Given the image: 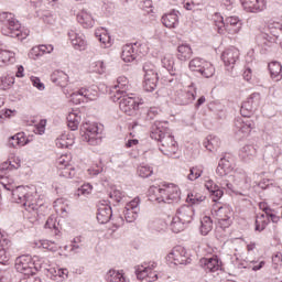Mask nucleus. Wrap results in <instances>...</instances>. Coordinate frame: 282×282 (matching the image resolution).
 <instances>
[{
  "instance_id": "1",
  "label": "nucleus",
  "mask_w": 282,
  "mask_h": 282,
  "mask_svg": "<svg viewBox=\"0 0 282 282\" xmlns=\"http://www.w3.org/2000/svg\"><path fill=\"white\" fill-rule=\"evenodd\" d=\"M234 162L235 159L230 154H225L220 159L216 169L217 175L221 177L219 181L220 187L210 178L205 181V188L209 192L213 202H219V199L224 197V191L235 193V185L228 180V176H230V173H232V170L235 169Z\"/></svg>"
},
{
  "instance_id": "2",
  "label": "nucleus",
  "mask_w": 282,
  "mask_h": 282,
  "mask_svg": "<svg viewBox=\"0 0 282 282\" xmlns=\"http://www.w3.org/2000/svg\"><path fill=\"white\" fill-rule=\"evenodd\" d=\"M6 191H10L12 195V202L15 204H21L24 206L28 213H36L39 210V203H36V196H34V192L30 191L28 186H17L14 185V181H9L8 183H2Z\"/></svg>"
},
{
  "instance_id": "3",
  "label": "nucleus",
  "mask_w": 282,
  "mask_h": 282,
  "mask_svg": "<svg viewBox=\"0 0 282 282\" xmlns=\"http://www.w3.org/2000/svg\"><path fill=\"white\" fill-rule=\"evenodd\" d=\"M150 138L160 142L161 145L159 149L163 155H166L167 158H177V151L180 150L177 141H175L174 135L164 131L162 123L155 122L152 126Z\"/></svg>"
},
{
  "instance_id": "4",
  "label": "nucleus",
  "mask_w": 282,
  "mask_h": 282,
  "mask_svg": "<svg viewBox=\"0 0 282 282\" xmlns=\"http://www.w3.org/2000/svg\"><path fill=\"white\" fill-rule=\"evenodd\" d=\"M150 199L159 204H177L182 199V191L180 186L169 183L160 186H151L149 188Z\"/></svg>"
},
{
  "instance_id": "5",
  "label": "nucleus",
  "mask_w": 282,
  "mask_h": 282,
  "mask_svg": "<svg viewBox=\"0 0 282 282\" xmlns=\"http://www.w3.org/2000/svg\"><path fill=\"white\" fill-rule=\"evenodd\" d=\"M45 258H40L39 256H20L15 259V270L24 276H33L39 270H42L43 263H45Z\"/></svg>"
},
{
  "instance_id": "6",
  "label": "nucleus",
  "mask_w": 282,
  "mask_h": 282,
  "mask_svg": "<svg viewBox=\"0 0 282 282\" xmlns=\"http://www.w3.org/2000/svg\"><path fill=\"white\" fill-rule=\"evenodd\" d=\"M212 217L216 219L218 228L226 230V228H230V226H232L235 213L232 212V207L229 205H214L212 208Z\"/></svg>"
},
{
  "instance_id": "7",
  "label": "nucleus",
  "mask_w": 282,
  "mask_h": 282,
  "mask_svg": "<svg viewBox=\"0 0 282 282\" xmlns=\"http://www.w3.org/2000/svg\"><path fill=\"white\" fill-rule=\"evenodd\" d=\"M82 138L85 142H88L90 147H98L102 142V129L98 127V123L85 122L80 127Z\"/></svg>"
},
{
  "instance_id": "8",
  "label": "nucleus",
  "mask_w": 282,
  "mask_h": 282,
  "mask_svg": "<svg viewBox=\"0 0 282 282\" xmlns=\"http://www.w3.org/2000/svg\"><path fill=\"white\" fill-rule=\"evenodd\" d=\"M0 23H2L1 32L4 36L17 39L19 36V30H21V23L14 14L10 12L0 13Z\"/></svg>"
},
{
  "instance_id": "9",
  "label": "nucleus",
  "mask_w": 282,
  "mask_h": 282,
  "mask_svg": "<svg viewBox=\"0 0 282 282\" xmlns=\"http://www.w3.org/2000/svg\"><path fill=\"white\" fill-rule=\"evenodd\" d=\"M115 98L116 100H119V109L126 113V116H134L135 110L140 108V105H144L142 99L129 95H119Z\"/></svg>"
},
{
  "instance_id": "10",
  "label": "nucleus",
  "mask_w": 282,
  "mask_h": 282,
  "mask_svg": "<svg viewBox=\"0 0 282 282\" xmlns=\"http://www.w3.org/2000/svg\"><path fill=\"white\" fill-rule=\"evenodd\" d=\"M215 23L219 34H224V30H226L228 34H239V32H241L242 23L239 17H228L225 21L223 17H219Z\"/></svg>"
},
{
  "instance_id": "11",
  "label": "nucleus",
  "mask_w": 282,
  "mask_h": 282,
  "mask_svg": "<svg viewBox=\"0 0 282 282\" xmlns=\"http://www.w3.org/2000/svg\"><path fill=\"white\" fill-rule=\"evenodd\" d=\"M252 129H254V121H252V119L237 117L234 120L232 131L237 138H248Z\"/></svg>"
},
{
  "instance_id": "12",
  "label": "nucleus",
  "mask_w": 282,
  "mask_h": 282,
  "mask_svg": "<svg viewBox=\"0 0 282 282\" xmlns=\"http://www.w3.org/2000/svg\"><path fill=\"white\" fill-rule=\"evenodd\" d=\"M56 166L59 170V176L66 180H74L76 177V169L72 165V155L62 154L56 160Z\"/></svg>"
},
{
  "instance_id": "13",
  "label": "nucleus",
  "mask_w": 282,
  "mask_h": 282,
  "mask_svg": "<svg viewBox=\"0 0 282 282\" xmlns=\"http://www.w3.org/2000/svg\"><path fill=\"white\" fill-rule=\"evenodd\" d=\"M158 268V263L151 262L149 264H142L134 268V272L137 275V279L139 281L147 280L148 282L158 281V271L155 269Z\"/></svg>"
},
{
  "instance_id": "14",
  "label": "nucleus",
  "mask_w": 282,
  "mask_h": 282,
  "mask_svg": "<svg viewBox=\"0 0 282 282\" xmlns=\"http://www.w3.org/2000/svg\"><path fill=\"white\" fill-rule=\"evenodd\" d=\"M167 261L174 263V265H187V263H191V258L184 247L177 246L167 254Z\"/></svg>"
},
{
  "instance_id": "15",
  "label": "nucleus",
  "mask_w": 282,
  "mask_h": 282,
  "mask_svg": "<svg viewBox=\"0 0 282 282\" xmlns=\"http://www.w3.org/2000/svg\"><path fill=\"white\" fill-rule=\"evenodd\" d=\"M138 215H140V197H135L127 203L123 209V217L127 224H133L138 219Z\"/></svg>"
},
{
  "instance_id": "16",
  "label": "nucleus",
  "mask_w": 282,
  "mask_h": 282,
  "mask_svg": "<svg viewBox=\"0 0 282 282\" xmlns=\"http://www.w3.org/2000/svg\"><path fill=\"white\" fill-rule=\"evenodd\" d=\"M138 54H142V44L140 42L126 44L122 47L121 58L124 63H133L138 57Z\"/></svg>"
},
{
  "instance_id": "17",
  "label": "nucleus",
  "mask_w": 282,
  "mask_h": 282,
  "mask_svg": "<svg viewBox=\"0 0 282 282\" xmlns=\"http://www.w3.org/2000/svg\"><path fill=\"white\" fill-rule=\"evenodd\" d=\"M67 36L74 47V50H78L79 52H84L87 50V37L80 31L76 29H70L67 32Z\"/></svg>"
},
{
  "instance_id": "18",
  "label": "nucleus",
  "mask_w": 282,
  "mask_h": 282,
  "mask_svg": "<svg viewBox=\"0 0 282 282\" xmlns=\"http://www.w3.org/2000/svg\"><path fill=\"white\" fill-rule=\"evenodd\" d=\"M221 61L225 63V67H227V70L230 72V69L235 68V64L237 61H239V51L237 47L231 46L227 50H225L221 54Z\"/></svg>"
},
{
  "instance_id": "19",
  "label": "nucleus",
  "mask_w": 282,
  "mask_h": 282,
  "mask_svg": "<svg viewBox=\"0 0 282 282\" xmlns=\"http://www.w3.org/2000/svg\"><path fill=\"white\" fill-rule=\"evenodd\" d=\"M175 216L178 217L176 219H181L183 224L188 226L195 217V208L191 205H182L177 208Z\"/></svg>"
},
{
  "instance_id": "20",
  "label": "nucleus",
  "mask_w": 282,
  "mask_h": 282,
  "mask_svg": "<svg viewBox=\"0 0 282 282\" xmlns=\"http://www.w3.org/2000/svg\"><path fill=\"white\" fill-rule=\"evenodd\" d=\"M199 265L205 272H218V270H221V260H219V257L217 256L202 258L199 260Z\"/></svg>"
},
{
  "instance_id": "21",
  "label": "nucleus",
  "mask_w": 282,
  "mask_h": 282,
  "mask_svg": "<svg viewBox=\"0 0 282 282\" xmlns=\"http://www.w3.org/2000/svg\"><path fill=\"white\" fill-rule=\"evenodd\" d=\"M111 217H113V210L111 209V206L106 203L99 204L97 209V221L99 224H109Z\"/></svg>"
},
{
  "instance_id": "22",
  "label": "nucleus",
  "mask_w": 282,
  "mask_h": 282,
  "mask_svg": "<svg viewBox=\"0 0 282 282\" xmlns=\"http://www.w3.org/2000/svg\"><path fill=\"white\" fill-rule=\"evenodd\" d=\"M241 6L246 12H263L265 10V0H240Z\"/></svg>"
},
{
  "instance_id": "23",
  "label": "nucleus",
  "mask_w": 282,
  "mask_h": 282,
  "mask_svg": "<svg viewBox=\"0 0 282 282\" xmlns=\"http://www.w3.org/2000/svg\"><path fill=\"white\" fill-rule=\"evenodd\" d=\"M195 89L194 90H177L174 94L173 100L176 105H191L195 100Z\"/></svg>"
},
{
  "instance_id": "24",
  "label": "nucleus",
  "mask_w": 282,
  "mask_h": 282,
  "mask_svg": "<svg viewBox=\"0 0 282 282\" xmlns=\"http://www.w3.org/2000/svg\"><path fill=\"white\" fill-rule=\"evenodd\" d=\"M227 180L232 184L235 182L238 186L248 188L250 185V177L246 174V171L243 170H236L234 174H230L227 176Z\"/></svg>"
},
{
  "instance_id": "25",
  "label": "nucleus",
  "mask_w": 282,
  "mask_h": 282,
  "mask_svg": "<svg viewBox=\"0 0 282 282\" xmlns=\"http://www.w3.org/2000/svg\"><path fill=\"white\" fill-rule=\"evenodd\" d=\"M44 270L47 271V275L54 281H58V279H67V274L69 271L67 269H61L58 267H47V263L43 262Z\"/></svg>"
},
{
  "instance_id": "26",
  "label": "nucleus",
  "mask_w": 282,
  "mask_h": 282,
  "mask_svg": "<svg viewBox=\"0 0 282 282\" xmlns=\"http://www.w3.org/2000/svg\"><path fill=\"white\" fill-rule=\"evenodd\" d=\"M239 158L242 162L249 163L257 158V147L252 144L243 145L239 151Z\"/></svg>"
},
{
  "instance_id": "27",
  "label": "nucleus",
  "mask_w": 282,
  "mask_h": 282,
  "mask_svg": "<svg viewBox=\"0 0 282 282\" xmlns=\"http://www.w3.org/2000/svg\"><path fill=\"white\" fill-rule=\"evenodd\" d=\"M180 14L178 11H171L170 13H166L162 17V23L165 28H169V30H173L180 25Z\"/></svg>"
},
{
  "instance_id": "28",
  "label": "nucleus",
  "mask_w": 282,
  "mask_h": 282,
  "mask_svg": "<svg viewBox=\"0 0 282 282\" xmlns=\"http://www.w3.org/2000/svg\"><path fill=\"white\" fill-rule=\"evenodd\" d=\"M280 155L281 148H279V145H268L264 149L263 160L267 164H271L272 162H276Z\"/></svg>"
},
{
  "instance_id": "29",
  "label": "nucleus",
  "mask_w": 282,
  "mask_h": 282,
  "mask_svg": "<svg viewBox=\"0 0 282 282\" xmlns=\"http://www.w3.org/2000/svg\"><path fill=\"white\" fill-rule=\"evenodd\" d=\"M17 63V54L6 48H0V67H8Z\"/></svg>"
},
{
  "instance_id": "30",
  "label": "nucleus",
  "mask_w": 282,
  "mask_h": 282,
  "mask_svg": "<svg viewBox=\"0 0 282 282\" xmlns=\"http://www.w3.org/2000/svg\"><path fill=\"white\" fill-rule=\"evenodd\" d=\"M77 21L85 28L86 30H89V28H93L96 23L94 20V15L89 13V11L83 9L78 14H77Z\"/></svg>"
},
{
  "instance_id": "31",
  "label": "nucleus",
  "mask_w": 282,
  "mask_h": 282,
  "mask_svg": "<svg viewBox=\"0 0 282 282\" xmlns=\"http://www.w3.org/2000/svg\"><path fill=\"white\" fill-rule=\"evenodd\" d=\"M51 80L58 87H67V83H69V75L63 70L57 69L51 74Z\"/></svg>"
},
{
  "instance_id": "32",
  "label": "nucleus",
  "mask_w": 282,
  "mask_h": 282,
  "mask_svg": "<svg viewBox=\"0 0 282 282\" xmlns=\"http://www.w3.org/2000/svg\"><path fill=\"white\" fill-rule=\"evenodd\" d=\"M115 89H116L115 97L127 95V91H129L131 89L129 79L126 76L118 77L117 84L115 85Z\"/></svg>"
},
{
  "instance_id": "33",
  "label": "nucleus",
  "mask_w": 282,
  "mask_h": 282,
  "mask_svg": "<svg viewBox=\"0 0 282 282\" xmlns=\"http://www.w3.org/2000/svg\"><path fill=\"white\" fill-rule=\"evenodd\" d=\"M30 140H28V137H25V132H19L8 140V147H11L12 149H17V147H25Z\"/></svg>"
},
{
  "instance_id": "34",
  "label": "nucleus",
  "mask_w": 282,
  "mask_h": 282,
  "mask_svg": "<svg viewBox=\"0 0 282 282\" xmlns=\"http://www.w3.org/2000/svg\"><path fill=\"white\" fill-rule=\"evenodd\" d=\"M55 144L57 149H69L74 144V134L63 133L56 138Z\"/></svg>"
},
{
  "instance_id": "35",
  "label": "nucleus",
  "mask_w": 282,
  "mask_h": 282,
  "mask_svg": "<svg viewBox=\"0 0 282 282\" xmlns=\"http://www.w3.org/2000/svg\"><path fill=\"white\" fill-rule=\"evenodd\" d=\"M268 67L272 80H274L275 83L282 80V65L280 62H271L269 63Z\"/></svg>"
},
{
  "instance_id": "36",
  "label": "nucleus",
  "mask_w": 282,
  "mask_h": 282,
  "mask_svg": "<svg viewBox=\"0 0 282 282\" xmlns=\"http://www.w3.org/2000/svg\"><path fill=\"white\" fill-rule=\"evenodd\" d=\"M66 120L70 131H76L82 120L80 112L78 110L69 112L68 116L66 117Z\"/></svg>"
},
{
  "instance_id": "37",
  "label": "nucleus",
  "mask_w": 282,
  "mask_h": 282,
  "mask_svg": "<svg viewBox=\"0 0 282 282\" xmlns=\"http://www.w3.org/2000/svg\"><path fill=\"white\" fill-rule=\"evenodd\" d=\"M177 58L178 61L186 62L193 56V48L188 44H181L177 47Z\"/></svg>"
},
{
  "instance_id": "38",
  "label": "nucleus",
  "mask_w": 282,
  "mask_h": 282,
  "mask_svg": "<svg viewBox=\"0 0 282 282\" xmlns=\"http://www.w3.org/2000/svg\"><path fill=\"white\" fill-rule=\"evenodd\" d=\"M106 281L107 282H131L127 276H124V273L122 271H116V270H110L107 272L106 275Z\"/></svg>"
},
{
  "instance_id": "39",
  "label": "nucleus",
  "mask_w": 282,
  "mask_h": 282,
  "mask_svg": "<svg viewBox=\"0 0 282 282\" xmlns=\"http://www.w3.org/2000/svg\"><path fill=\"white\" fill-rule=\"evenodd\" d=\"M162 67L167 69V72L172 75L175 76V73L173 72V66L175 65V57H173V54L166 53L163 55L161 58Z\"/></svg>"
},
{
  "instance_id": "40",
  "label": "nucleus",
  "mask_w": 282,
  "mask_h": 282,
  "mask_svg": "<svg viewBox=\"0 0 282 282\" xmlns=\"http://www.w3.org/2000/svg\"><path fill=\"white\" fill-rule=\"evenodd\" d=\"M93 191L94 186H91V184H84L77 188V191L75 192V197H77V199H87V197L91 195Z\"/></svg>"
},
{
  "instance_id": "41",
  "label": "nucleus",
  "mask_w": 282,
  "mask_h": 282,
  "mask_svg": "<svg viewBox=\"0 0 282 282\" xmlns=\"http://www.w3.org/2000/svg\"><path fill=\"white\" fill-rule=\"evenodd\" d=\"M198 74H200L203 78H213L215 76V66L213 63L205 61L203 66H200Z\"/></svg>"
},
{
  "instance_id": "42",
  "label": "nucleus",
  "mask_w": 282,
  "mask_h": 282,
  "mask_svg": "<svg viewBox=\"0 0 282 282\" xmlns=\"http://www.w3.org/2000/svg\"><path fill=\"white\" fill-rule=\"evenodd\" d=\"M267 32V36L271 34L274 39H279V36H282V22H270Z\"/></svg>"
},
{
  "instance_id": "43",
  "label": "nucleus",
  "mask_w": 282,
  "mask_h": 282,
  "mask_svg": "<svg viewBox=\"0 0 282 282\" xmlns=\"http://www.w3.org/2000/svg\"><path fill=\"white\" fill-rule=\"evenodd\" d=\"M270 224V218H268V214H258L256 217V230L258 232H263V229L268 227Z\"/></svg>"
},
{
  "instance_id": "44",
  "label": "nucleus",
  "mask_w": 282,
  "mask_h": 282,
  "mask_svg": "<svg viewBox=\"0 0 282 282\" xmlns=\"http://www.w3.org/2000/svg\"><path fill=\"white\" fill-rule=\"evenodd\" d=\"M204 147L207 149V151H217L219 149V145L221 144V141L217 137L209 135L204 141Z\"/></svg>"
},
{
  "instance_id": "45",
  "label": "nucleus",
  "mask_w": 282,
  "mask_h": 282,
  "mask_svg": "<svg viewBox=\"0 0 282 282\" xmlns=\"http://www.w3.org/2000/svg\"><path fill=\"white\" fill-rule=\"evenodd\" d=\"M186 226H188V225H186V223H183L182 219H178L177 216H174L170 224V228H171L172 232H175V234H178V232H182L183 230H185Z\"/></svg>"
},
{
  "instance_id": "46",
  "label": "nucleus",
  "mask_w": 282,
  "mask_h": 282,
  "mask_svg": "<svg viewBox=\"0 0 282 282\" xmlns=\"http://www.w3.org/2000/svg\"><path fill=\"white\" fill-rule=\"evenodd\" d=\"M210 230H213V219L208 216H204L200 220V235L206 237Z\"/></svg>"
},
{
  "instance_id": "47",
  "label": "nucleus",
  "mask_w": 282,
  "mask_h": 282,
  "mask_svg": "<svg viewBox=\"0 0 282 282\" xmlns=\"http://www.w3.org/2000/svg\"><path fill=\"white\" fill-rule=\"evenodd\" d=\"M34 246L35 248H43L44 250H50L51 252H56V250H58L56 243L50 240H37L34 242Z\"/></svg>"
},
{
  "instance_id": "48",
  "label": "nucleus",
  "mask_w": 282,
  "mask_h": 282,
  "mask_svg": "<svg viewBox=\"0 0 282 282\" xmlns=\"http://www.w3.org/2000/svg\"><path fill=\"white\" fill-rule=\"evenodd\" d=\"M14 85V77L10 75L0 76V89L2 91H8Z\"/></svg>"
},
{
  "instance_id": "49",
  "label": "nucleus",
  "mask_w": 282,
  "mask_h": 282,
  "mask_svg": "<svg viewBox=\"0 0 282 282\" xmlns=\"http://www.w3.org/2000/svg\"><path fill=\"white\" fill-rule=\"evenodd\" d=\"M144 78H159L158 77V69L153 63H145L143 65Z\"/></svg>"
},
{
  "instance_id": "50",
  "label": "nucleus",
  "mask_w": 282,
  "mask_h": 282,
  "mask_svg": "<svg viewBox=\"0 0 282 282\" xmlns=\"http://www.w3.org/2000/svg\"><path fill=\"white\" fill-rule=\"evenodd\" d=\"M95 36L101 43L104 48L111 47V36L107 32L101 33L100 31L95 32Z\"/></svg>"
},
{
  "instance_id": "51",
  "label": "nucleus",
  "mask_w": 282,
  "mask_h": 282,
  "mask_svg": "<svg viewBox=\"0 0 282 282\" xmlns=\"http://www.w3.org/2000/svg\"><path fill=\"white\" fill-rule=\"evenodd\" d=\"M202 173H204V166L196 165L189 169V174L187 175V180L189 182H195V180H199L202 177Z\"/></svg>"
},
{
  "instance_id": "52",
  "label": "nucleus",
  "mask_w": 282,
  "mask_h": 282,
  "mask_svg": "<svg viewBox=\"0 0 282 282\" xmlns=\"http://www.w3.org/2000/svg\"><path fill=\"white\" fill-rule=\"evenodd\" d=\"M150 230L153 232H164L166 230V223L164 220H153L149 224Z\"/></svg>"
},
{
  "instance_id": "53",
  "label": "nucleus",
  "mask_w": 282,
  "mask_h": 282,
  "mask_svg": "<svg viewBox=\"0 0 282 282\" xmlns=\"http://www.w3.org/2000/svg\"><path fill=\"white\" fill-rule=\"evenodd\" d=\"M80 96L84 98V102H89V100H96L98 93L93 91L89 88H80Z\"/></svg>"
},
{
  "instance_id": "54",
  "label": "nucleus",
  "mask_w": 282,
  "mask_h": 282,
  "mask_svg": "<svg viewBox=\"0 0 282 282\" xmlns=\"http://www.w3.org/2000/svg\"><path fill=\"white\" fill-rule=\"evenodd\" d=\"M256 110H257V108H254L247 101H243L242 106L240 108V113H241L242 118H250V116H252V113H254Z\"/></svg>"
},
{
  "instance_id": "55",
  "label": "nucleus",
  "mask_w": 282,
  "mask_h": 282,
  "mask_svg": "<svg viewBox=\"0 0 282 282\" xmlns=\"http://www.w3.org/2000/svg\"><path fill=\"white\" fill-rule=\"evenodd\" d=\"M206 59L200 58V57H195L192 61H189L188 67L191 72H199L204 65Z\"/></svg>"
},
{
  "instance_id": "56",
  "label": "nucleus",
  "mask_w": 282,
  "mask_h": 282,
  "mask_svg": "<svg viewBox=\"0 0 282 282\" xmlns=\"http://www.w3.org/2000/svg\"><path fill=\"white\" fill-rule=\"evenodd\" d=\"M155 87H158V78L144 77L143 89L145 91H155Z\"/></svg>"
},
{
  "instance_id": "57",
  "label": "nucleus",
  "mask_w": 282,
  "mask_h": 282,
  "mask_svg": "<svg viewBox=\"0 0 282 282\" xmlns=\"http://www.w3.org/2000/svg\"><path fill=\"white\" fill-rule=\"evenodd\" d=\"M245 102L251 105V107H254L256 109H259V105H261V94H251Z\"/></svg>"
},
{
  "instance_id": "58",
  "label": "nucleus",
  "mask_w": 282,
  "mask_h": 282,
  "mask_svg": "<svg viewBox=\"0 0 282 282\" xmlns=\"http://www.w3.org/2000/svg\"><path fill=\"white\" fill-rule=\"evenodd\" d=\"M83 249V237L77 236L72 240L70 252L78 253Z\"/></svg>"
},
{
  "instance_id": "59",
  "label": "nucleus",
  "mask_w": 282,
  "mask_h": 282,
  "mask_svg": "<svg viewBox=\"0 0 282 282\" xmlns=\"http://www.w3.org/2000/svg\"><path fill=\"white\" fill-rule=\"evenodd\" d=\"M139 177H151L153 175V167L149 165H140L138 167Z\"/></svg>"
},
{
  "instance_id": "60",
  "label": "nucleus",
  "mask_w": 282,
  "mask_h": 282,
  "mask_svg": "<svg viewBox=\"0 0 282 282\" xmlns=\"http://www.w3.org/2000/svg\"><path fill=\"white\" fill-rule=\"evenodd\" d=\"M104 167H102V163L93 165L91 167H89L87 170L88 175H90V177H96V175H100V173H102Z\"/></svg>"
},
{
  "instance_id": "61",
  "label": "nucleus",
  "mask_w": 282,
  "mask_h": 282,
  "mask_svg": "<svg viewBox=\"0 0 282 282\" xmlns=\"http://www.w3.org/2000/svg\"><path fill=\"white\" fill-rule=\"evenodd\" d=\"M69 98H70V102H73L74 105H80V102H85L83 95H80V89L72 93L69 95Z\"/></svg>"
},
{
  "instance_id": "62",
  "label": "nucleus",
  "mask_w": 282,
  "mask_h": 282,
  "mask_svg": "<svg viewBox=\"0 0 282 282\" xmlns=\"http://www.w3.org/2000/svg\"><path fill=\"white\" fill-rule=\"evenodd\" d=\"M44 53L41 51V46H34L33 48H31V51L29 52V57L32 58L33 61H37V58H41V56H43Z\"/></svg>"
},
{
  "instance_id": "63",
  "label": "nucleus",
  "mask_w": 282,
  "mask_h": 282,
  "mask_svg": "<svg viewBox=\"0 0 282 282\" xmlns=\"http://www.w3.org/2000/svg\"><path fill=\"white\" fill-rule=\"evenodd\" d=\"M110 199H113V202L120 203L121 199H124V192L119 189H113L109 193Z\"/></svg>"
},
{
  "instance_id": "64",
  "label": "nucleus",
  "mask_w": 282,
  "mask_h": 282,
  "mask_svg": "<svg viewBox=\"0 0 282 282\" xmlns=\"http://www.w3.org/2000/svg\"><path fill=\"white\" fill-rule=\"evenodd\" d=\"M204 199H206V197L199 195H195L193 193L191 194H187V197H186V202H188L189 204H199L202 202H204Z\"/></svg>"
}]
</instances>
